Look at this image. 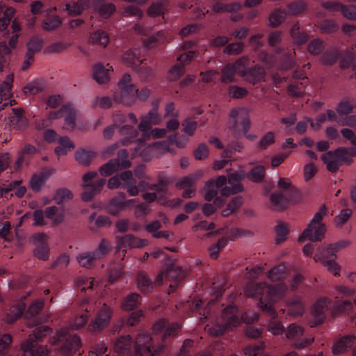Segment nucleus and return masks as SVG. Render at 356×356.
I'll list each match as a JSON object with an SVG mask.
<instances>
[{"mask_svg": "<svg viewBox=\"0 0 356 356\" xmlns=\"http://www.w3.org/2000/svg\"><path fill=\"white\" fill-rule=\"evenodd\" d=\"M286 290V286L282 284L270 286L265 283H261L248 286L245 290V293L248 297L259 298L260 308L274 318L275 317V312L273 307V304L283 296Z\"/></svg>", "mask_w": 356, "mask_h": 356, "instance_id": "1", "label": "nucleus"}, {"mask_svg": "<svg viewBox=\"0 0 356 356\" xmlns=\"http://www.w3.org/2000/svg\"><path fill=\"white\" fill-rule=\"evenodd\" d=\"M258 315L255 312L250 314L245 313L242 316L238 311L237 308L234 306L227 307L222 312V319L223 325L218 330H211V333L214 335L222 334L224 332L237 327L241 323V319L247 324H250L257 321Z\"/></svg>", "mask_w": 356, "mask_h": 356, "instance_id": "2", "label": "nucleus"}, {"mask_svg": "<svg viewBox=\"0 0 356 356\" xmlns=\"http://www.w3.org/2000/svg\"><path fill=\"white\" fill-rule=\"evenodd\" d=\"M326 215L327 208L325 205H322L319 211L314 215L308 227L299 236L298 241L302 242L305 239L314 242L323 240L326 232V227L325 224L322 222V220Z\"/></svg>", "mask_w": 356, "mask_h": 356, "instance_id": "3", "label": "nucleus"}, {"mask_svg": "<svg viewBox=\"0 0 356 356\" xmlns=\"http://www.w3.org/2000/svg\"><path fill=\"white\" fill-rule=\"evenodd\" d=\"M245 175L240 171L230 174L227 177L224 175L218 176L216 179V186L219 189V192L222 197H227L242 192L244 188L241 183Z\"/></svg>", "mask_w": 356, "mask_h": 356, "instance_id": "4", "label": "nucleus"}, {"mask_svg": "<svg viewBox=\"0 0 356 356\" xmlns=\"http://www.w3.org/2000/svg\"><path fill=\"white\" fill-rule=\"evenodd\" d=\"M124 116L122 114H115L113 115V124L106 127L103 131L104 138L109 140L113 136L115 129L118 127L119 133L122 137L121 143L127 145L131 143L138 135L137 131L129 125L120 126L124 122Z\"/></svg>", "mask_w": 356, "mask_h": 356, "instance_id": "5", "label": "nucleus"}, {"mask_svg": "<svg viewBox=\"0 0 356 356\" xmlns=\"http://www.w3.org/2000/svg\"><path fill=\"white\" fill-rule=\"evenodd\" d=\"M49 332V328L47 326H42L35 329L33 336H30L28 340L22 344L21 348L23 351L22 356H42L45 354L42 347L37 346L34 340H40L43 337Z\"/></svg>", "mask_w": 356, "mask_h": 356, "instance_id": "6", "label": "nucleus"}, {"mask_svg": "<svg viewBox=\"0 0 356 356\" xmlns=\"http://www.w3.org/2000/svg\"><path fill=\"white\" fill-rule=\"evenodd\" d=\"M65 341V344L59 349L63 356H71L81 346L80 339L76 336H71L67 328L60 329L54 337V343Z\"/></svg>", "mask_w": 356, "mask_h": 356, "instance_id": "7", "label": "nucleus"}, {"mask_svg": "<svg viewBox=\"0 0 356 356\" xmlns=\"http://www.w3.org/2000/svg\"><path fill=\"white\" fill-rule=\"evenodd\" d=\"M131 165V162L127 160V153L125 149H121L118 154V158L111 159L107 163L102 165L99 172L102 175L107 177L114 172L127 169Z\"/></svg>", "mask_w": 356, "mask_h": 356, "instance_id": "8", "label": "nucleus"}, {"mask_svg": "<svg viewBox=\"0 0 356 356\" xmlns=\"http://www.w3.org/2000/svg\"><path fill=\"white\" fill-rule=\"evenodd\" d=\"M97 176V173L96 172H88L83 176V192L81 195L83 200H90L95 195L102 191L103 186L105 184V180L100 179L93 181Z\"/></svg>", "mask_w": 356, "mask_h": 356, "instance_id": "9", "label": "nucleus"}, {"mask_svg": "<svg viewBox=\"0 0 356 356\" xmlns=\"http://www.w3.org/2000/svg\"><path fill=\"white\" fill-rule=\"evenodd\" d=\"M152 338L147 334H139L135 342V353L136 356H157L160 354L163 346L154 349L152 346Z\"/></svg>", "mask_w": 356, "mask_h": 356, "instance_id": "10", "label": "nucleus"}, {"mask_svg": "<svg viewBox=\"0 0 356 356\" xmlns=\"http://www.w3.org/2000/svg\"><path fill=\"white\" fill-rule=\"evenodd\" d=\"M230 117L234 121V124L231 127L232 131L236 135L245 134L250 127L247 111L245 108L233 109L230 113Z\"/></svg>", "mask_w": 356, "mask_h": 356, "instance_id": "11", "label": "nucleus"}, {"mask_svg": "<svg viewBox=\"0 0 356 356\" xmlns=\"http://www.w3.org/2000/svg\"><path fill=\"white\" fill-rule=\"evenodd\" d=\"M147 245V240L136 238L131 234H127L118 238L116 251H119L120 249L124 248V250H123V255L124 256L127 249L140 248L145 247Z\"/></svg>", "mask_w": 356, "mask_h": 356, "instance_id": "12", "label": "nucleus"}, {"mask_svg": "<svg viewBox=\"0 0 356 356\" xmlns=\"http://www.w3.org/2000/svg\"><path fill=\"white\" fill-rule=\"evenodd\" d=\"M248 59L246 58V62H243V68H240L241 76L248 82L255 84L264 80L265 72L263 68L254 67L248 69Z\"/></svg>", "mask_w": 356, "mask_h": 356, "instance_id": "13", "label": "nucleus"}, {"mask_svg": "<svg viewBox=\"0 0 356 356\" xmlns=\"http://www.w3.org/2000/svg\"><path fill=\"white\" fill-rule=\"evenodd\" d=\"M112 309L111 307L104 305L102 309L99 312L95 321L89 325L92 331H99L106 327L111 318Z\"/></svg>", "mask_w": 356, "mask_h": 356, "instance_id": "14", "label": "nucleus"}, {"mask_svg": "<svg viewBox=\"0 0 356 356\" xmlns=\"http://www.w3.org/2000/svg\"><path fill=\"white\" fill-rule=\"evenodd\" d=\"M162 120L159 115L157 107L152 108L146 115L140 118V122L138 124V129L145 132L148 131L152 125L159 124Z\"/></svg>", "mask_w": 356, "mask_h": 356, "instance_id": "15", "label": "nucleus"}, {"mask_svg": "<svg viewBox=\"0 0 356 356\" xmlns=\"http://www.w3.org/2000/svg\"><path fill=\"white\" fill-rule=\"evenodd\" d=\"M273 208L276 210H282L286 208L291 202L296 204L299 202L300 198L292 199L291 195L284 194L283 192H275L270 197Z\"/></svg>", "mask_w": 356, "mask_h": 356, "instance_id": "16", "label": "nucleus"}, {"mask_svg": "<svg viewBox=\"0 0 356 356\" xmlns=\"http://www.w3.org/2000/svg\"><path fill=\"white\" fill-rule=\"evenodd\" d=\"M243 62H246V58H241L232 65H227L222 71V81L229 83L234 81L236 74L241 75L239 67L243 68Z\"/></svg>", "mask_w": 356, "mask_h": 356, "instance_id": "17", "label": "nucleus"}, {"mask_svg": "<svg viewBox=\"0 0 356 356\" xmlns=\"http://www.w3.org/2000/svg\"><path fill=\"white\" fill-rule=\"evenodd\" d=\"M356 340V334L346 335L337 339L332 346L334 355H340L346 353L352 347Z\"/></svg>", "mask_w": 356, "mask_h": 356, "instance_id": "18", "label": "nucleus"}, {"mask_svg": "<svg viewBox=\"0 0 356 356\" xmlns=\"http://www.w3.org/2000/svg\"><path fill=\"white\" fill-rule=\"evenodd\" d=\"M323 7L331 11H340L342 15L350 20H356V6H346L337 2L325 3Z\"/></svg>", "mask_w": 356, "mask_h": 356, "instance_id": "19", "label": "nucleus"}, {"mask_svg": "<svg viewBox=\"0 0 356 356\" xmlns=\"http://www.w3.org/2000/svg\"><path fill=\"white\" fill-rule=\"evenodd\" d=\"M119 196L121 200H118L117 197L113 198L108 203L106 209L108 213L112 215L118 214L120 211L129 207L134 203V200H124L125 195L124 193H119Z\"/></svg>", "mask_w": 356, "mask_h": 356, "instance_id": "20", "label": "nucleus"}, {"mask_svg": "<svg viewBox=\"0 0 356 356\" xmlns=\"http://www.w3.org/2000/svg\"><path fill=\"white\" fill-rule=\"evenodd\" d=\"M204 199L211 201L214 199L213 203L217 207H220L225 202L221 197H218V188L216 186V180L209 179L205 183Z\"/></svg>", "mask_w": 356, "mask_h": 356, "instance_id": "21", "label": "nucleus"}, {"mask_svg": "<svg viewBox=\"0 0 356 356\" xmlns=\"http://www.w3.org/2000/svg\"><path fill=\"white\" fill-rule=\"evenodd\" d=\"M120 178L123 182V187L127 188V193L131 196L138 195L139 188L136 185V180L134 179L131 171L127 170L122 172Z\"/></svg>", "mask_w": 356, "mask_h": 356, "instance_id": "22", "label": "nucleus"}, {"mask_svg": "<svg viewBox=\"0 0 356 356\" xmlns=\"http://www.w3.org/2000/svg\"><path fill=\"white\" fill-rule=\"evenodd\" d=\"M63 118L65 124L70 130H74L76 127V121L79 118V112L71 104L64 106Z\"/></svg>", "mask_w": 356, "mask_h": 356, "instance_id": "23", "label": "nucleus"}, {"mask_svg": "<svg viewBox=\"0 0 356 356\" xmlns=\"http://www.w3.org/2000/svg\"><path fill=\"white\" fill-rule=\"evenodd\" d=\"M45 216L51 220L54 225H58L64 220V209L61 207L51 206L44 211Z\"/></svg>", "mask_w": 356, "mask_h": 356, "instance_id": "24", "label": "nucleus"}, {"mask_svg": "<svg viewBox=\"0 0 356 356\" xmlns=\"http://www.w3.org/2000/svg\"><path fill=\"white\" fill-rule=\"evenodd\" d=\"M131 337L126 336L119 339L114 346L116 356H131Z\"/></svg>", "mask_w": 356, "mask_h": 356, "instance_id": "25", "label": "nucleus"}, {"mask_svg": "<svg viewBox=\"0 0 356 356\" xmlns=\"http://www.w3.org/2000/svg\"><path fill=\"white\" fill-rule=\"evenodd\" d=\"M316 261H321L327 270L334 276L340 275L341 266L332 258L326 259L325 257H321L316 254L314 257Z\"/></svg>", "mask_w": 356, "mask_h": 356, "instance_id": "26", "label": "nucleus"}, {"mask_svg": "<svg viewBox=\"0 0 356 356\" xmlns=\"http://www.w3.org/2000/svg\"><path fill=\"white\" fill-rule=\"evenodd\" d=\"M138 89L134 85H129V87L121 88L120 101L124 105H131L135 102Z\"/></svg>", "mask_w": 356, "mask_h": 356, "instance_id": "27", "label": "nucleus"}, {"mask_svg": "<svg viewBox=\"0 0 356 356\" xmlns=\"http://www.w3.org/2000/svg\"><path fill=\"white\" fill-rule=\"evenodd\" d=\"M111 68L112 67L105 68V67L100 63L95 65L92 70L93 79L99 83H106L109 79L108 72Z\"/></svg>", "mask_w": 356, "mask_h": 356, "instance_id": "28", "label": "nucleus"}, {"mask_svg": "<svg viewBox=\"0 0 356 356\" xmlns=\"http://www.w3.org/2000/svg\"><path fill=\"white\" fill-rule=\"evenodd\" d=\"M331 305V300L329 298H324L318 300L313 307L312 314L322 318L324 313L330 308Z\"/></svg>", "mask_w": 356, "mask_h": 356, "instance_id": "29", "label": "nucleus"}, {"mask_svg": "<svg viewBox=\"0 0 356 356\" xmlns=\"http://www.w3.org/2000/svg\"><path fill=\"white\" fill-rule=\"evenodd\" d=\"M122 60L130 67L136 69L140 63L139 59V51L137 49H130L124 53Z\"/></svg>", "mask_w": 356, "mask_h": 356, "instance_id": "30", "label": "nucleus"}, {"mask_svg": "<svg viewBox=\"0 0 356 356\" xmlns=\"http://www.w3.org/2000/svg\"><path fill=\"white\" fill-rule=\"evenodd\" d=\"M88 6V0H79L72 4L66 3L65 5V9L67 11L69 15L76 16L81 14Z\"/></svg>", "mask_w": 356, "mask_h": 356, "instance_id": "31", "label": "nucleus"}, {"mask_svg": "<svg viewBox=\"0 0 356 356\" xmlns=\"http://www.w3.org/2000/svg\"><path fill=\"white\" fill-rule=\"evenodd\" d=\"M321 158L324 163L326 164L327 169L332 172H336L339 169V165L342 164L334 156L332 151L326 152L321 155Z\"/></svg>", "mask_w": 356, "mask_h": 356, "instance_id": "32", "label": "nucleus"}, {"mask_svg": "<svg viewBox=\"0 0 356 356\" xmlns=\"http://www.w3.org/2000/svg\"><path fill=\"white\" fill-rule=\"evenodd\" d=\"M89 42L92 44L106 47L109 42V38L106 32L97 31L90 34Z\"/></svg>", "mask_w": 356, "mask_h": 356, "instance_id": "33", "label": "nucleus"}, {"mask_svg": "<svg viewBox=\"0 0 356 356\" xmlns=\"http://www.w3.org/2000/svg\"><path fill=\"white\" fill-rule=\"evenodd\" d=\"M58 143L59 145L55 148V152L58 156L65 155L74 149V145L67 137L59 138Z\"/></svg>", "mask_w": 356, "mask_h": 356, "instance_id": "34", "label": "nucleus"}, {"mask_svg": "<svg viewBox=\"0 0 356 356\" xmlns=\"http://www.w3.org/2000/svg\"><path fill=\"white\" fill-rule=\"evenodd\" d=\"M13 115L10 121L13 125L19 129H24L27 126L26 118L23 115L22 111L19 108H12Z\"/></svg>", "mask_w": 356, "mask_h": 356, "instance_id": "35", "label": "nucleus"}, {"mask_svg": "<svg viewBox=\"0 0 356 356\" xmlns=\"http://www.w3.org/2000/svg\"><path fill=\"white\" fill-rule=\"evenodd\" d=\"M166 32L160 31L152 35L144 41V45L147 47L162 44L166 42Z\"/></svg>", "mask_w": 356, "mask_h": 356, "instance_id": "36", "label": "nucleus"}, {"mask_svg": "<svg viewBox=\"0 0 356 356\" xmlns=\"http://www.w3.org/2000/svg\"><path fill=\"white\" fill-rule=\"evenodd\" d=\"M13 82V75L9 74L6 77L5 81L0 85V100L7 99L12 96L11 88Z\"/></svg>", "mask_w": 356, "mask_h": 356, "instance_id": "37", "label": "nucleus"}, {"mask_svg": "<svg viewBox=\"0 0 356 356\" xmlns=\"http://www.w3.org/2000/svg\"><path fill=\"white\" fill-rule=\"evenodd\" d=\"M48 175L44 172H40L33 175L30 180V186L34 191H39L44 185Z\"/></svg>", "mask_w": 356, "mask_h": 356, "instance_id": "38", "label": "nucleus"}, {"mask_svg": "<svg viewBox=\"0 0 356 356\" xmlns=\"http://www.w3.org/2000/svg\"><path fill=\"white\" fill-rule=\"evenodd\" d=\"M265 176V168L263 165H257L252 168L247 174V177L255 183L261 182Z\"/></svg>", "mask_w": 356, "mask_h": 356, "instance_id": "39", "label": "nucleus"}, {"mask_svg": "<svg viewBox=\"0 0 356 356\" xmlns=\"http://www.w3.org/2000/svg\"><path fill=\"white\" fill-rule=\"evenodd\" d=\"M76 259L81 266L89 268L93 265L95 261L97 259L95 257V253L86 252L79 254L76 257Z\"/></svg>", "mask_w": 356, "mask_h": 356, "instance_id": "40", "label": "nucleus"}, {"mask_svg": "<svg viewBox=\"0 0 356 356\" xmlns=\"http://www.w3.org/2000/svg\"><path fill=\"white\" fill-rule=\"evenodd\" d=\"M95 156V153L91 150L80 149L75 153L76 160L84 165H88Z\"/></svg>", "mask_w": 356, "mask_h": 356, "instance_id": "41", "label": "nucleus"}, {"mask_svg": "<svg viewBox=\"0 0 356 356\" xmlns=\"http://www.w3.org/2000/svg\"><path fill=\"white\" fill-rule=\"evenodd\" d=\"M305 312V307L299 299H296L289 303L288 315L293 317L301 316Z\"/></svg>", "mask_w": 356, "mask_h": 356, "instance_id": "42", "label": "nucleus"}, {"mask_svg": "<svg viewBox=\"0 0 356 356\" xmlns=\"http://www.w3.org/2000/svg\"><path fill=\"white\" fill-rule=\"evenodd\" d=\"M177 327V324H172L170 327L167 321L161 319L154 324V330L156 332H164L165 335H170Z\"/></svg>", "mask_w": 356, "mask_h": 356, "instance_id": "43", "label": "nucleus"}, {"mask_svg": "<svg viewBox=\"0 0 356 356\" xmlns=\"http://www.w3.org/2000/svg\"><path fill=\"white\" fill-rule=\"evenodd\" d=\"M159 216L160 218V221L153 220L152 222L147 224L145 227V229L149 233H152V235L161 227V223L166 225L168 222V219L165 215L159 213Z\"/></svg>", "mask_w": 356, "mask_h": 356, "instance_id": "44", "label": "nucleus"}, {"mask_svg": "<svg viewBox=\"0 0 356 356\" xmlns=\"http://www.w3.org/2000/svg\"><path fill=\"white\" fill-rule=\"evenodd\" d=\"M140 302V296L137 294L131 293L127 296L122 301V308L129 311L136 307Z\"/></svg>", "mask_w": 356, "mask_h": 356, "instance_id": "45", "label": "nucleus"}, {"mask_svg": "<svg viewBox=\"0 0 356 356\" xmlns=\"http://www.w3.org/2000/svg\"><path fill=\"white\" fill-rule=\"evenodd\" d=\"M27 53L34 55L40 51L43 46V40L38 36H33L27 42Z\"/></svg>", "mask_w": 356, "mask_h": 356, "instance_id": "46", "label": "nucleus"}, {"mask_svg": "<svg viewBox=\"0 0 356 356\" xmlns=\"http://www.w3.org/2000/svg\"><path fill=\"white\" fill-rule=\"evenodd\" d=\"M243 204V199L240 196L234 197L227 205V207L222 210V215L228 216L235 212Z\"/></svg>", "mask_w": 356, "mask_h": 356, "instance_id": "47", "label": "nucleus"}, {"mask_svg": "<svg viewBox=\"0 0 356 356\" xmlns=\"http://www.w3.org/2000/svg\"><path fill=\"white\" fill-rule=\"evenodd\" d=\"M291 36L295 43L301 44L307 40V35L300 31V26L298 24H293L290 30Z\"/></svg>", "mask_w": 356, "mask_h": 356, "instance_id": "48", "label": "nucleus"}, {"mask_svg": "<svg viewBox=\"0 0 356 356\" xmlns=\"http://www.w3.org/2000/svg\"><path fill=\"white\" fill-rule=\"evenodd\" d=\"M304 329L302 327L296 323H292L287 327L285 335L289 340H293L302 335Z\"/></svg>", "mask_w": 356, "mask_h": 356, "instance_id": "49", "label": "nucleus"}, {"mask_svg": "<svg viewBox=\"0 0 356 356\" xmlns=\"http://www.w3.org/2000/svg\"><path fill=\"white\" fill-rule=\"evenodd\" d=\"M286 275V267L283 265H280L272 268L268 272V277L272 281H278L284 278Z\"/></svg>", "mask_w": 356, "mask_h": 356, "instance_id": "50", "label": "nucleus"}, {"mask_svg": "<svg viewBox=\"0 0 356 356\" xmlns=\"http://www.w3.org/2000/svg\"><path fill=\"white\" fill-rule=\"evenodd\" d=\"M43 90V85L41 82L33 81L27 83L23 88L26 95H33L40 92Z\"/></svg>", "mask_w": 356, "mask_h": 356, "instance_id": "51", "label": "nucleus"}, {"mask_svg": "<svg viewBox=\"0 0 356 356\" xmlns=\"http://www.w3.org/2000/svg\"><path fill=\"white\" fill-rule=\"evenodd\" d=\"M15 13V10L12 8H7L3 12V16L0 18V31H5Z\"/></svg>", "mask_w": 356, "mask_h": 356, "instance_id": "52", "label": "nucleus"}, {"mask_svg": "<svg viewBox=\"0 0 356 356\" xmlns=\"http://www.w3.org/2000/svg\"><path fill=\"white\" fill-rule=\"evenodd\" d=\"M25 307L26 305L24 302H19L16 306H15L12 309L10 313L8 315L6 321L8 323H13L15 320H16L22 315L25 309Z\"/></svg>", "mask_w": 356, "mask_h": 356, "instance_id": "53", "label": "nucleus"}, {"mask_svg": "<svg viewBox=\"0 0 356 356\" xmlns=\"http://www.w3.org/2000/svg\"><path fill=\"white\" fill-rule=\"evenodd\" d=\"M71 43L66 42H55L49 44L45 49V52L49 54L60 53L67 49Z\"/></svg>", "mask_w": 356, "mask_h": 356, "instance_id": "54", "label": "nucleus"}, {"mask_svg": "<svg viewBox=\"0 0 356 356\" xmlns=\"http://www.w3.org/2000/svg\"><path fill=\"white\" fill-rule=\"evenodd\" d=\"M95 10L102 17H110L115 10V6L113 3L102 4L95 8Z\"/></svg>", "mask_w": 356, "mask_h": 356, "instance_id": "55", "label": "nucleus"}, {"mask_svg": "<svg viewBox=\"0 0 356 356\" xmlns=\"http://www.w3.org/2000/svg\"><path fill=\"white\" fill-rule=\"evenodd\" d=\"M72 198V193L66 188H61L56 191L54 200L58 204H63Z\"/></svg>", "mask_w": 356, "mask_h": 356, "instance_id": "56", "label": "nucleus"}, {"mask_svg": "<svg viewBox=\"0 0 356 356\" xmlns=\"http://www.w3.org/2000/svg\"><path fill=\"white\" fill-rule=\"evenodd\" d=\"M286 13L282 10H276L269 17V23L272 26H277L284 19Z\"/></svg>", "mask_w": 356, "mask_h": 356, "instance_id": "57", "label": "nucleus"}, {"mask_svg": "<svg viewBox=\"0 0 356 356\" xmlns=\"http://www.w3.org/2000/svg\"><path fill=\"white\" fill-rule=\"evenodd\" d=\"M111 250V245L108 241L106 239H102L98 245L97 248L95 252V257L97 259H100L102 257L106 255L109 250Z\"/></svg>", "mask_w": 356, "mask_h": 356, "instance_id": "58", "label": "nucleus"}, {"mask_svg": "<svg viewBox=\"0 0 356 356\" xmlns=\"http://www.w3.org/2000/svg\"><path fill=\"white\" fill-rule=\"evenodd\" d=\"M352 214V211L349 209H342L335 217L334 222L337 226L341 227L347 222Z\"/></svg>", "mask_w": 356, "mask_h": 356, "instance_id": "59", "label": "nucleus"}, {"mask_svg": "<svg viewBox=\"0 0 356 356\" xmlns=\"http://www.w3.org/2000/svg\"><path fill=\"white\" fill-rule=\"evenodd\" d=\"M338 245H330L326 248H319L317 254L321 257H325L326 259H328L329 257L334 259L337 257L336 253L338 251Z\"/></svg>", "mask_w": 356, "mask_h": 356, "instance_id": "60", "label": "nucleus"}, {"mask_svg": "<svg viewBox=\"0 0 356 356\" xmlns=\"http://www.w3.org/2000/svg\"><path fill=\"white\" fill-rule=\"evenodd\" d=\"M61 24V20L58 16H54L50 19H47L42 23V27L44 30H54Z\"/></svg>", "mask_w": 356, "mask_h": 356, "instance_id": "61", "label": "nucleus"}, {"mask_svg": "<svg viewBox=\"0 0 356 356\" xmlns=\"http://www.w3.org/2000/svg\"><path fill=\"white\" fill-rule=\"evenodd\" d=\"M137 285L140 290L143 291H148L152 288L150 280L144 274H139L137 278Z\"/></svg>", "mask_w": 356, "mask_h": 356, "instance_id": "62", "label": "nucleus"}, {"mask_svg": "<svg viewBox=\"0 0 356 356\" xmlns=\"http://www.w3.org/2000/svg\"><path fill=\"white\" fill-rule=\"evenodd\" d=\"M43 307V300H35L29 306L26 315L29 317H34L42 310Z\"/></svg>", "mask_w": 356, "mask_h": 356, "instance_id": "63", "label": "nucleus"}, {"mask_svg": "<svg viewBox=\"0 0 356 356\" xmlns=\"http://www.w3.org/2000/svg\"><path fill=\"white\" fill-rule=\"evenodd\" d=\"M149 147L152 149L156 155H160L165 152H170L169 145L165 141L155 143L149 146Z\"/></svg>", "mask_w": 356, "mask_h": 356, "instance_id": "64", "label": "nucleus"}]
</instances>
